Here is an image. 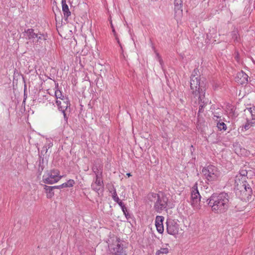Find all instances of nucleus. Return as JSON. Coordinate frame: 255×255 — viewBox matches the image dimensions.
<instances>
[{"label": "nucleus", "instance_id": "nucleus-27", "mask_svg": "<svg viewBox=\"0 0 255 255\" xmlns=\"http://www.w3.org/2000/svg\"><path fill=\"white\" fill-rule=\"evenodd\" d=\"M155 54L156 60L159 62L161 68H163V61L161 57L159 55V53L156 51H155Z\"/></svg>", "mask_w": 255, "mask_h": 255}, {"label": "nucleus", "instance_id": "nucleus-15", "mask_svg": "<svg viewBox=\"0 0 255 255\" xmlns=\"http://www.w3.org/2000/svg\"><path fill=\"white\" fill-rule=\"evenodd\" d=\"M61 4L64 17L67 19L71 15V12L69 9L68 5L66 4V0H62Z\"/></svg>", "mask_w": 255, "mask_h": 255}, {"label": "nucleus", "instance_id": "nucleus-20", "mask_svg": "<svg viewBox=\"0 0 255 255\" xmlns=\"http://www.w3.org/2000/svg\"><path fill=\"white\" fill-rule=\"evenodd\" d=\"M231 35L232 39H233L235 42H239L240 38L239 35L238 31L237 30H234L233 31H232L231 33Z\"/></svg>", "mask_w": 255, "mask_h": 255}, {"label": "nucleus", "instance_id": "nucleus-21", "mask_svg": "<svg viewBox=\"0 0 255 255\" xmlns=\"http://www.w3.org/2000/svg\"><path fill=\"white\" fill-rule=\"evenodd\" d=\"M74 184L75 181L74 180L70 179L67 182L61 184V187H63V188L71 187L73 186Z\"/></svg>", "mask_w": 255, "mask_h": 255}, {"label": "nucleus", "instance_id": "nucleus-5", "mask_svg": "<svg viewBox=\"0 0 255 255\" xmlns=\"http://www.w3.org/2000/svg\"><path fill=\"white\" fill-rule=\"evenodd\" d=\"M62 177L60 175V171L58 169H53L44 172L42 181L45 184H52L57 183Z\"/></svg>", "mask_w": 255, "mask_h": 255}, {"label": "nucleus", "instance_id": "nucleus-23", "mask_svg": "<svg viewBox=\"0 0 255 255\" xmlns=\"http://www.w3.org/2000/svg\"><path fill=\"white\" fill-rule=\"evenodd\" d=\"M110 192L112 193V199H113V200L115 202H116L117 200L118 201V200L119 199V197L118 196V194L117 193L116 190L114 188V187H113V190H111Z\"/></svg>", "mask_w": 255, "mask_h": 255}, {"label": "nucleus", "instance_id": "nucleus-16", "mask_svg": "<svg viewBox=\"0 0 255 255\" xmlns=\"http://www.w3.org/2000/svg\"><path fill=\"white\" fill-rule=\"evenodd\" d=\"M92 170L95 174V177L103 176V167L102 166L95 165L92 168Z\"/></svg>", "mask_w": 255, "mask_h": 255}, {"label": "nucleus", "instance_id": "nucleus-10", "mask_svg": "<svg viewBox=\"0 0 255 255\" xmlns=\"http://www.w3.org/2000/svg\"><path fill=\"white\" fill-rule=\"evenodd\" d=\"M179 225L177 222L172 219H168L166 221V231L167 232L173 236L178 234L179 231Z\"/></svg>", "mask_w": 255, "mask_h": 255}, {"label": "nucleus", "instance_id": "nucleus-14", "mask_svg": "<svg viewBox=\"0 0 255 255\" xmlns=\"http://www.w3.org/2000/svg\"><path fill=\"white\" fill-rule=\"evenodd\" d=\"M111 250H113L112 253L115 255H122L125 252L123 246L121 245L119 241H118L117 244L114 245Z\"/></svg>", "mask_w": 255, "mask_h": 255}, {"label": "nucleus", "instance_id": "nucleus-30", "mask_svg": "<svg viewBox=\"0 0 255 255\" xmlns=\"http://www.w3.org/2000/svg\"><path fill=\"white\" fill-rule=\"evenodd\" d=\"M48 148L47 145H44L41 150V154L44 155L48 151Z\"/></svg>", "mask_w": 255, "mask_h": 255}, {"label": "nucleus", "instance_id": "nucleus-36", "mask_svg": "<svg viewBox=\"0 0 255 255\" xmlns=\"http://www.w3.org/2000/svg\"><path fill=\"white\" fill-rule=\"evenodd\" d=\"M127 175L128 176V177H130L131 176V174L130 173H128L127 174Z\"/></svg>", "mask_w": 255, "mask_h": 255}, {"label": "nucleus", "instance_id": "nucleus-2", "mask_svg": "<svg viewBox=\"0 0 255 255\" xmlns=\"http://www.w3.org/2000/svg\"><path fill=\"white\" fill-rule=\"evenodd\" d=\"M198 69H194L191 76L190 79V88L192 94L195 96H198V99L200 104L199 112H202V109L207 104L208 100H204L203 98L205 94V90L200 86V78L198 76Z\"/></svg>", "mask_w": 255, "mask_h": 255}, {"label": "nucleus", "instance_id": "nucleus-25", "mask_svg": "<svg viewBox=\"0 0 255 255\" xmlns=\"http://www.w3.org/2000/svg\"><path fill=\"white\" fill-rule=\"evenodd\" d=\"M247 110L251 115L252 119L255 120V107L247 108Z\"/></svg>", "mask_w": 255, "mask_h": 255}, {"label": "nucleus", "instance_id": "nucleus-28", "mask_svg": "<svg viewBox=\"0 0 255 255\" xmlns=\"http://www.w3.org/2000/svg\"><path fill=\"white\" fill-rule=\"evenodd\" d=\"M55 96L56 100H59L60 98H62L64 96L62 95L61 92L59 90L57 89L55 91Z\"/></svg>", "mask_w": 255, "mask_h": 255}, {"label": "nucleus", "instance_id": "nucleus-18", "mask_svg": "<svg viewBox=\"0 0 255 255\" xmlns=\"http://www.w3.org/2000/svg\"><path fill=\"white\" fill-rule=\"evenodd\" d=\"M44 189L46 193V196L47 198H51L54 196V192L53 191V187L51 186H48L44 185Z\"/></svg>", "mask_w": 255, "mask_h": 255}, {"label": "nucleus", "instance_id": "nucleus-1", "mask_svg": "<svg viewBox=\"0 0 255 255\" xmlns=\"http://www.w3.org/2000/svg\"><path fill=\"white\" fill-rule=\"evenodd\" d=\"M206 202L214 213L222 214L228 210L231 200L228 193L221 192L213 194L207 199Z\"/></svg>", "mask_w": 255, "mask_h": 255}, {"label": "nucleus", "instance_id": "nucleus-17", "mask_svg": "<svg viewBox=\"0 0 255 255\" xmlns=\"http://www.w3.org/2000/svg\"><path fill=\"white\" fill-rule=\"evenodd\" d=\"M174 10L176 12L178 11L182 13L183 0H174Z\"/></svg>", "mask_w": 255, "mask_h": 255}, {"label": "nucleus", "instance_id": "nucleus-31", "mask_svg": "<svg viewBox=\"0 0 255 255\" xmlns=\"http://www.w3.org/2000/svg\"><path fill=\"white\" fill-rule=\"evenodd\" d=\"M111 27H112V31H113V32L114 33V34L115 36H116V39H117V42H118V43H119V44H120V45L121 46V44H120V43L119 39V38H118L117 37V36H116V32L115 29V28H114V26H113V24H112V22L111 23Z\"/></svg>", "mask_w": 255, "mask_h": 255}, {"label": "nucleus", "instance_id": "nucleus-8", "mask_svg": "<svg viewBox=\"0 0 255 255\" xmlns=\"http://www.w3.org/2000/svg\"><path fill=\"white\" fill-rule=\"evenodd\" d=\"M55 103L58 107V109L63 114L64 119L67 120L68 118L66 116L65 111L70 107V103L68 98L63 96L62 98L56 100Z\"/></svg>", "mask_w": 255, "mask_h": 255}, {"label": "nucleus", "instance_id": "nucleus-19", "mask_svg": "<svg viewBox=\"0 0 255 255\" xmlns=\"http://www.w3.org/2000/svg\"><path fill=\"white\" fill-rule=\"evenodd\" d=\"M253 127H255V120L253 119H252V120H247L246 124L243 128H244L245 130H247Z\"/></svg>", "mask_w": 255, "mask_h": 255}, {"label": "nucleus", "instance_id": "nucleus-33", "mask_svg": "<svg viewBox=\"0 0 255 255\" xmlns=\"http://www.w3.org/2000/svg\"><path fill=\"white\" fill-rule=\"evenodd\" d=\"M247 172L246 170H242L241 173H240V174L244 177V178H245V176L247 175Z\"/></svg>", "mask_w": 255, "mask_h": 255}, {"label": "nucleus", "instance_id": "nucleus-34", "mask_svg": "<svg viewBox=\"0 0 255 255\" xmlns=\"http://www.w3.org/2000/svg\"><path fill=\"white\" fill-rule=\"evenodd\" d=\"M53 189H60L63 188V187H61V185L58 186H51Z\"/></svg>", "mask_w": 255, "mask_h": 255}, {"label": "nucleus", "instance_id": "nucleus-9", "mask_svg": "<svg viewBox=\"0 0 255 255\" xmlns=\"http://www.w3.org/2000/svg\"><path fill=\"white\" fill-rule=\"evenodd\" d=\"M91 186L92 189L99 195L100 192L102 193L103 192L104 187L103 176L95 177L93 179V181Z\"/></svg>", "mask_w": 255, "mask_h": 255}, {"label": "nucleus", "instance_id": "nucleus-11", "mask_svg": "<svg viewBox=\"0 0 255 255\" xmlns=\"http://www.w3.org/2000/svg\"><path fill=\"white\" fill-rule=\"evenodd\" d=\"M248 77H249L246 73L243 71H241L237 74L235 77V80L237 83L243 85L247 83Z\"/></svg>", "mask_w": 255, "mask_h": 255}, {"label": "nucleus", "instance_id": "nucleus-35", "mask_svg": "<svg viewBox=\"0 0 255 255\" xmlns=\"http://www.w3.org/2000/svg\"><path fill=\"white\" fill-rule=\"evenodd\" d=\"M214 119L215 120H217L218 118H220V117H219V116H216V115H214Z\"/></svg>", "mask_w": 255, "mask_h": 255}, {"label": "nucleus", "instance_id": "nucleus-24", "mask_svg": "<svg viewBox=\"0 0 255 255\" xmlns=\"http://www.w3.org/2000/svg\"><path fill=\"white\" fill-rule=\"evenodd\" d=\"M168 253V249L166 248H161L160 250L156 252V255H159L160 254H167Z\"/></svg>", "mask_w": 255, "mask_h": 255}, {"label": "nucleus", "instance_id": "nucleus-22", "mask_svg": "<svg viewBox=\"0 0 255 255\" xmlns=\"http://www.w3.org/2000/svg\"><path fill=\"white\" fill-rule=\"evenodd\" d=\"M217 127L220 130H226L227 129L226 125L222 122L219 121L217 124Z\"/></svg>", "mask_w": 255, "mask_h": 255}, {"label": "nucleus", "instance_id": "nucleus-3", "mask_svg": "<svg viewBox=\"0 0 255 255\" xmlns=\"http://www.w3.org/2000/svg\"><path fill=\"white\" fill-rule=\"evenodd\" d=\"M23 38L26 40V44L35 49H39L42 47L43 43L46 40L47 36L40 32L36 33L32 28L25 30L23 33Z\"/></svg>", "mask_w": 255, "mask_h": 255}, {"label": "nucleus", "instance_id": "nucleus-29", "mask_svg": "<svg viewBox=\"0 0 255 255\" xmlns=\"http://www.w3.org/2000/svg\"><path fill=\"white\" fill-rule=\"evenodd\" d=\"M115 202L118 204V205L121 207L122 210H124V209H125V206L124 203L120 199L118 200H117Z\"/></svg>", "mask_w": 255, "mask_h": 255}, {"label": "nucleus", "instance_id": "nucleus-7", "mask_svg": "<svg viewBox=\"0 0 255 255\" xmlns=\"http://www.w3.org/2000/svg\"><path fill=\"white\" fill-rule=\"evenodd\" d=\"M168 201V198L163 193L157 194V199L154 204L155 210L158 212H161L166 209Z\"/></svg>", "mask_w": 255, "mask_h": 255}, {"label": "nucleus", "instance_id": "nucleus-6", "mask_svg": "<svg viewBox=\"0 0 255 255\" xmlns=\"http://www.w3.org/2000/svg\"><path fill=\"white\" fill-rule=\"evenodd\" d=\"M191 205L194 209L199 210L200 208L201 196L198 189L197 183H195L191 188Z\"/></svg>", "mask_w": 255, "mask_h": 255}, {"label": "nucleus", "instance_id": "nucleus-26", "mask_svg": "<svg viewBox=\"0 0 255 255\" xmlns=\"http://www.w3.org/2000/svg\"><path fill=\"white\" fill-rule=\"evenodd\" d=\"M53 145V139L52 138L46 139L45 145H47L48 149L52 147Z\"/></svg>", "mask_w": 255, "mask_h": 255}, {"label": "nucleus", "instance_id": "nucleus-4", "mask_svg": "<svg viewBox=\"0 0 255 255\" xmlns=\"http://www.w3.org/2000/svg\"><path fill=\"white\" fill-rule=\"evenodd\" d=\"M202 172L208 184H213L219 181L221 177V172L218 169L212 165H208L202 169Z\"/></svg>", "mask_w": 255, "mask_h": 255}, {"label": "nucleus", "instance_id": "nucleus-13", "mask_svg": "<svg viewBox=\"0 0 255 255\" xmlns=\"http://www.w3.org/2000/svg\"><path fill=\"white\" fill-rule=\"evenodd\" d=\"M239 189L241 190V191L243 192V193H245V196L248 198L249 196H251L252 193V188L249 184H247L245 181H243L241 183Z\"/></svg>", "mask_w": 255, "mask_h": 255}, {"label": "nucleus", "instance_id": "nucleus-32", "mask_svg": "<svg viewBox=\"0 0 255 255\" xmlns=\"http://www.w3.org/2000/svg\"><path fill=\"white\" fill-rule=\"evenodd\" d=\"M122 211L123 212V213L125 215V216H126L127 219H128L130 218V215L128 213L126 207H125V209H124V210H122Z\"/></svg>", "mask_w": 255, "mask_h": 255}, {"label": "nucleus", "instance_id": "nucleus-12", "mask_svg": "<svg viewBox=\"0 0 255 255\" xmlns=\"http://www.w3.org/2000/svg\"><path fill=\"white\" fill-rule=\"evenodd\" d=\"M164 218L163 216H157L155 218V225L157 232L162 234L164 231L163 222Z\"/></svg>", "mask_w": 255, "mask_h": 255}]
</instances>
